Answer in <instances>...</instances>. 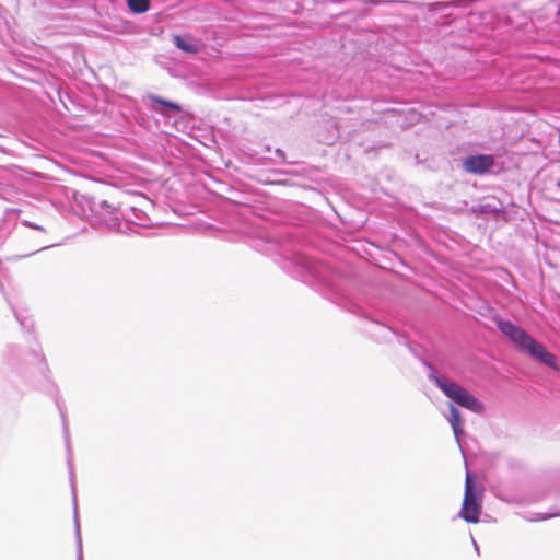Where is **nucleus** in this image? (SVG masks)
I'll use <instances>...</instances> for the list:
<instances>
[{
    "label": "nucleus",
    "instance_id": "1",
    "mask_svg": "<svg viewBox=\"0 0 560 560\" xmlns=\"http://www.w3.org/2000/svg\"><path fill=\"white\" fill-rule=\"evenodd\" d=\"M429 377L447 398L452 399L457 405L476 413L482 412V402L464 387L444 376L436 375L433 371L430 373Z\"/></svg>",
    "mask_w": 560,
    "mask_h": 560
},
{
    "label": "nucleus",
    "instance_id": "2",
    "mask_svg": "<svg viewBox=\"0 0 560 560\" xmlns=\"http://www.w3.org/2000/svg\"><path fill=\"white\" fill-rule=\"evenodd\" d=\"M481 512V492L471 485L470 475L467 472L465 482V495L459 516L468 523H478Z\"/></svg>",
    "mask_w": 560,
    "mask_h": 560
},
{
    "label": "nucleus",
    "instance_id": "3",
    "mask_svg": "<svg viewBox=\"0 0 560 560\" xmlns=\"http://www.w3.org/2000/svg\"><path fill=\"white\" fill-rule=\"evenodd\" d=\"M500 331L506 336L510 340L518 346L522 350L527 345L532 336L527 334L522 327L515 325L511 320L501 318L494 319Z\"/></svg>",
    "mask_w": 560,
    "mask_h": 560
},
{
    "label": "nucleus",
    "instance_id": "4",
    "mask_svg": "<svg viewBox=\"0 0 560 560\" xmlns=\"http://www.w3.org/2000/svg\"><path fill=\"white\" fill-rule=\"evenodd\" d=\"M522 350L526 351L533 358L539 360L547 366L556 369V357L548 352L547 349L541 343L537 342L533 337Z\"/></svg>",
    "mask_w": 560,
    "mask_h": 560
},
{
    "label": "nucleus",
    "instance_id": "5",
    "mask_svg": "<svg viewBox=\"0 0 560 560\" xmlns=\"http://www.w3.org/2000/svg\"><path fill=\"white\" fill-rule=\"evenodd\" d=\"M493 165L492 155L479 154L468 156L464 161V168L471 174H485Z\"/></svg>",
    "mask_w": 560,
    "mask_h": 560
},
{
    "label": "nucleus",
    "instance_id": "6",
    "mask_svg": "<svg viewBox=\"0 0 560 560\" xmlns=\"http://www.w3.org/2000/svg\"><path fill=\"white\" fill-rule=\"evenodd\" d=\"M305 268L308 273L316 280L323 283H330V268L322 262L314 259H305L304 262Z\"/></svg>",
    "mask_w": 560,
    "mask_h": 560
},
{
    "label": "nucleus",
    "instance_id": "7",
    "mask_svg": "<svg viewBox=\"0 0 560 560\" xmlns=\"http://www.w3.org/2000/svg\"><path fill=\"white\" fill-rule=\"evenodd\" d=\"M148 97H149V101L151 102V108L156 113L166 115L167 114L166 109H170L175 113L182 112V106L175 102L164 100L154 94H151Z\"/></svg>",
    "mask_w": 560,
    "mask_h": 560
},
{
    "label": "nucleus",
    "instance_id": "8",
    "mask_svg": "<svg viewBox=\"0 0 560 560\" xmlns=\"http://www.w3.org/2000/svg\"><path fill=\"white\" fill-rule=\"evenodd\" d=\"M447 420L452 427L454 436L460 445V435L463 434V420L460 417L459 410L452 404H450V416L447 417Z\"/></svg>",
    "mask_w": 560,
    "mask_h": 560
},
{
    "label": "nucleus",
    "instance_id": "9",
    "mask_svg": "<svg viewBox=\"0 0 560 560\" xmlns=\"http://www.w3.org/2000/svg\"><path fill=\"white\" fill-rule=\"evenodd\" d=\"M129 10L133 13L141 14L150 9V0H126Z\"/></svg>",
    "mask_w": 560,
    "mask_h": 560
},
{
    "label": "nucleus",
    "instance_id": "10",
    "mask_svg": "<svg viewBox=\"0 0 560 560\" xmlns=\"http://www.w3.org/2000/svg\"><path fill=\"white\" fill-rule=\"evenodd\" d=\"M174 44L177 48L186 52L195 54L198 51V48L195 44L179 35L174 36Z\"/></svg>",
    "mask_w": 560,
    "mask_h": 560
},
{
    "label": "nucleus",
    "instance_id": "11",
    "mask_svg": "<svg viewBox=\"0 0 560 560\" xmlns=\"http://www.w3.org/2000/svg\"><path fill=\"white\" fill-rule=\"evenodd\" d=\"M102 209L107 210L108 212H114L116 207L114 205L108 203L107 201H101L98 205Z\"/></svg>",
    "mask_w": 560,
    "mask_h": 560
},
{
    "label": "nucleus",
    "instance_id": "12",
    "mask_svg": "<svg viewBox=\"0 0 560 560\" xmlns=\"http://www.w3.org/2000/svg\"><path fill=\"white\" fill-rule=\"evenodd\" d=\"M374 4H380V3H394L395 1L393 0H386V1H381V0H374L372 1Z\"/></svg>",
    "mask_w": 560,
    "mask_h": 560
},
{
    "label": "nucleus",
    "instance_id": "13",
    "mask_svg": "<svg viewBox=\"0 0 560 560\" xmlns=\"http://www.w3.org/2000/svg\"><path fill=\"white\" fill-rule=\"evenodd\" d=\"M246 156H247V163L255 162L254 158L252 155H249L248 152L246 153Z\"/></svg>",
    "mask_w": 560,
    "mask_h": 560
},
{
    "label": "nucleus",
    "instance_id": "14",
    "mask_svg": "<svg viewBox=\"0 0 560 560\" xmlns=\"http://www.w3.org/2000/svg\"><path fill=\"white\" fill-rule=\"evenodd\" d=\"M472 542H474V549L479 552V546L477 545L476 540L472 539Z\"/></svg>",
    "mask_w": 560,
    "mask_h": 560
},
{
    "label": "nucleus",
    "instance_id": "15",
    "mask_svg": "<svg viewBox=\"0 0 560 560\" xmlns=\"http://www.w3.org/2000/svg\"><path fill=\"white\" fill-rule=\"evenodd\" d=\"M276 152H277V154H278L279 156H282V155H283V152H282L280 149H277V151H276Z\"/></svg>",
    "mask_w": 560,
    "mask_h": 560
},
{
    "label": "nucleus",
    "instance_id": "16",
    "mask_svg": "<svg viewBox=\"0 0 560 560\" xmlns=\"http://www.w3.org/2000/svg\"><path fill=\"white\" fill-rule=\"evenodd\" d=\"M557 515H560V511L553 512V513H552V514H550L549 516H557Z\"/></svg>",
    "mask_w": 560,
    "mask_h": 560
},
{
    "label": "nucleus",
    "instance_id": "17",
    "mask_svg": "<svg viewBox=\"0 0 560 560\" xmlns=\"http://www.w3.org/2000/svg\"><path fill=\"white\" fill-rule=\"evenodd\" d=\"M384 329H386L387 331L392 332L390 328H387L385 326H383Z\"/></svg>",
    "mask_w": 560,
    "mask_h": 560
},
{
    "label": "nucleus",
    "instance_id": "18",
    "mask_svg": "<svg viewBox=\"0 0 560 560\" xmlns=\"http://www.w3.org/2000/svg\"><path fill=\"white\" fill-rule=\"evenodd\" d=\"M548 516H542V517H539L538 520H546Z\"/></svg>",
    "mask_w": 560,
    "mask_h": 560
},
{
    "label": "nucleus",
    "instance_id": "19",
    "mask_svg": "<svg viewBox=\"0 0 560 560\" xmlns=\"http://www.w3.org/2000/svg\"><path fill=\"white\" fill-rule=\"evenodd\" d=\"M557 14H558V15H560V7H559V10H558V13H557Z\"/></svg>",
    "mask_w": 560,
    "mask_h": 560
},
{
    "label": "nucleus",
    "instance_id": "20",
    "mask_svg": "<svg viewBox=\"0 0 560 560\" xmlns=\"http://www.w3.org/2000/svg\"><path fill=\"white\" fill-rule=\"evenodd\" d=\"M558 186H560V182H558Z\"/></svg>",
    "mask_w": 560,
    "mask_h": 560
}]
</instances>
